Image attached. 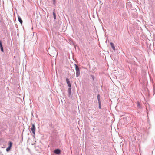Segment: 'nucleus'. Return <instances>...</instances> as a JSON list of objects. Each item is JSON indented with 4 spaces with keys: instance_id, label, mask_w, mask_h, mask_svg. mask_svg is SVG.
<instances>
[{
    "instance_id": "nucleus-1",
    "label": "nucleus",
    "mask_w": 155,
    "mask_h": 155,
    "mask_svg": "<svg viewBox=\"0 0 155 155\" xmlns=\"http://www.w3.org/2000/svg\"><path fill=\"white\" fill-rule=\"evenodd\" d=\"M75 70L76 71V76L77 77H78L80 75L79 68L77 65L75 64Z\"/></svg>"
},
{
    "instance_id": "nucleus-2",
    "label": "nucleus",
    "mask_w": 155,
    "mask_h": 155,
    "mask_svg": "<svg viewBox=\"0 0 155 155\" xmlns=\"http://www.w3.org/2000/svg\"><path fill=\"white\" fill-rule=\"evenodd\" d=\"M66 81L69 87V88L68 89L69 91L71 92V89L70 88L71 87V84L68 78H67L66 79Z\"/></svg>"
},
{
    "instance_id": "nucleus-3",
    "label": "nucleus",
    "mask_w": 155,
    "mask_h": 155,
    "mask_svg": "<svg viewBox=\"0 0 155 155\" xmlns=\"http://www.w3.org/2000/svg\"><path fill=\"white\" fill-rule=\"evenodd\" d=\"M35 125L34 124H32V127L31 129V130L33 133L34 135H35Z\"/></svg>"
},
{
    "instance_id": "nucleus-4",
    "label": "nucleus",
    "mask_w": 155,
    "mask_h": 155,
    "mask_svg": "<svg viewBox=\"0 0 155 155\" xmlns=\"http://www.w3.org/2000/svg\"><path fill=\"white\" fill-rule=\"evenodd\" d=\"M54 153L56 154H59L60 153V150L59 149H56L54 150Z\"/></svg>"
},
{
    "instance_id": "nucleus-5",
    "label": "nucleus",
    "mask_w": 155,
    "mask_h": 155,
    "mask_svg": "<svg viewBox=\"0 0 155 155\" xmlns=\"http://www.w3.org/2000/svg\"><path fill=\"white\" fill-rule=\"evenodd\" d=\"M110 44L111 46V47L113 49L114 51L115 50V47H114V44L113 43H112V42H111L110 43Z\"/></svg>"
},
{
    "instance_id": "nucleus-6",
    "label": "nucleus",
    "mask_w": 155,
    "mask_h": 155,
    "mask_svg": "<svg viewBox=\"0 0 155 155\" xmlns=\"http://www.w3.org/2000/svg\"><path fill=\"white\" fill-rule=\"evenodd\" d=\"M0 47L1 48V51L2 52H3L4 50L3 48L2 45V42L0 40Z\"/></svg>"
},
{
    "instance_id": "nucleus-7",
    "label": "nucleus",
    "mask_w": 155,
    "mask_h": 155,
    "mask_svg": "<svg viewBox=\"0 0 155 155\" xmlns=\"http://www.w3.org/2000/svg\"><path fill=\"white\" fill-rule=\"evenodd\" d=\"M18 19L20 23L21 24H22V20L21 19V18L20 16H18Z\"/></svg>"
},
{
    "instance_id": "nucleus-8",
    "label": "nucleus",
    "mask_w": 155,
    "mask_h": 155,
    "mask_svg": "<svg viewBox=\"0 0 155 155\" xmlns=\"http://www.w3.org/2000/svg\"><path fill=\"white\" fill-rule=\"evenodd\" d=\"M54 11H55V10H54V11L53 12V15H54V19H55L56 18V16L55 13V12H54Z\"/></svg>"
},
{
    "instance_id": "nucleus-9",
    "label": "nucleus",
    "mask_w": 155,
    "mask_h": 155,
    "mask_svg": "<svg viewBox=\"0 0 155 155\" xmlns=\"http://www.w3.org/2000/svg\"><path fill=\"white\" fill-rule=\"evenodd\" d=\"M97 99L98 100V102H100L101 101L100 100V96L99 95H97Z\"/></svg>"
},
{
    "instance_id": "nucleus-10",
    "label": "nucleus",
    "mask_w": 155,
    "mask_h": 155,
    "mask_svg": "<svg viewBox=\"0 0 155 155\" xmlns=\"http://www.w3.org/2000/svg\"><path fill=\"white\" fill-rule=\"evenodd\" d=\"M12 146V143L11 142H9L8 147L11 148Z\"/></svg>"
},
{
    "instance_id": "nucleus-11",
    "label": "nucleus",
    "mask_w": 155,
    "mask_h": 155,
    "mask_svg": "<svg viewBox=\"0 0 155 155\" xmlns=\"http://www.w3.org/2000/svg\"><path fill=\"white\" fill-rule=\"evenodd\" d=\"M10 149H11L10 147H8L6 149V151L7 152L9 151L10 150Z\"/></svg>"
},
{
    "instance_id": "nucleus-12",
    "label": "nucleus",
    "mask_w": 155,
    "mask_h": 155,
    "mask_svg": "<svg viewBox=\"0 0 155 155\" xmlns=\"http://www.w3.org/2000/svg\"><path fill=\"white\" fill-rule=\"evenodd\" d=\"M99 103V107L100 109L101 108V102H98Z\"/></svg>"
},
{
    "instance_id": "nucleus-13",
    "label": "nucleus",
    "mask_w": 155,
    "mask_h": 155,
    "mask_svg": "<svg viewBox=\"0 0 155 155\" xmlns=\"http://www.w3.org/2000/svg\"><path fill=\"white\" fill-rule=\"evenodd\" d=\"M56 0H53V4H55V3Z\"/></svg>"
},
{
    "instance_id": "nucleus-14",
    "label": "nucleus",
    "mask_w": 155,
    "mask_h": 155,
    "mask_svg": "<svg viewBox=\"0 0 155 155\" xmlns=\"http://www.w3.org/2000/svg\"><path fill=\"white\" fill-rule=\"evenodd\" d=\"M137 105H138V106H139V105H140V104H139V102H138V103H137Z\"/></svg>"
}]
</instances>
